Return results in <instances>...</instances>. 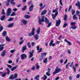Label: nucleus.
Wrapping results in <instances>:
<instances>
[{
	"label": "nucleus",
	"mask_w": 80,
	"mask_h": 80,
	"mask_svg": "<svg viewBox=\"0 0 80 80\" xmlns=\"http://www.w3.org/2000/svg\"><path fill=\"white\" fill-rule=\"evenodd\" d=\"M5 39L6 40V41H7V42H10L11 41V40L9 38H8V36H6L5 37Z\"/></svg>",
	"instance_id": "22"
},
{
	"label": "nucleus",
	"mask_w": 80,
	"mask_h": 80,
	"mask_svg": "<svg viewBox=\"0 0 80 80\" xmlns=\"http://www.w3.org/2000/svg\"><path fill=\"white\" fill-rule=\"evenodd\" d=\"M27 45L29 48H31V44L30 42H29L28 43H27Z\"/></svg>",
	"instance_id": "26"
},
{
	"label": "nucleus",
	"mask_w": 80,
	"mask_h": 80,
	"mask_svg": "<svg viewBox=\"0 0 80 80\" xmlns=\"http://www.w3.org/2000/svg\"><path fill=\"white\" fill-rule=\"evenodd\" d=\"M5 45V44H0V51H2L4 48V47L3 46Z\"/></svg>",
	"instance_id": "9"
},
{
	"label": "nucleus",
	"mask_w": 80,
	"mask_h": 80,
	"mask_svg": "<svg viewBox=\"0 0 80 80\" xmlns=\"http://www.w3.org/2000/svg\"><path fill=\"white\" fill-rule=\"evenodd\" d=\"M72 67L73 69L74 70V72H76V67H75V66H73Z\"/></svg>",
	"instance_id": "42"
},
{
	"label": "nucleus",
	"mask_w": 80,
	"mask_h": 80,
	"mask_svg": "<svg viewBox=\"0 0 80 80\" xmlns=\"http://www.w3.org/2000/svg\"><path fill=\"white\" fill-rule=\"evenodd\" d=\"M27 9L26 6H25L23 8H22V11H25V10Z\"/></svg>",
	"instance_id": "36"
},
{
	"label": "nucleus",
	"mask_w": 80,
	"mask_h": 80,
	"mask_svg": "<svg viewBox=\"0 0 80 80\" xmlns=\"http://www.w3.org/2000/svg\"><path fill=\"white\" fill-rule=\"evenodd\" d=\"M6 70L7 71V72H6V73L7 74H8V75L10 73V71L9 70V68H7L6 69Z\"/></svg>",
	"instance_id": "34"
},
{
	"label": "nucleus",
	"mask_w": 80,
	"mask_h": 80,
	"mask_svg": "<svg viewBox=\"0 0 80 80\" xmlns=\"http://www.w3.org/2000/svg\"><path fill=\"white\" fill-rule=\"evenodd\" d=\"M2 15H5V12L4 9H2Z\"/></svg>",
	"instance_id": "39"
},
{
	"label": "nucleus",
	"mask_w": 80,
	"mask_h": 80,
	"mask_svg": "<svg viewBox=\"0 0 80 80\" xmlns=\"http://www.w3.org/2000/svg\"><path fill=\"white\" fill-rule=\"evenodd\" d=\"M21 21L22 22L23 24L24 25H26L27 24V21L25 20V19H22Z\"/></svg>",
	"instance_id": "13"
},
{
	"label": "nucleus",
	"mask_w": 80,
	"mask_h": 80,
	"mask_svg": "<svg viewBox=\"0 0 80 80\" xmlns=\"http://www.w3.org/2000/svg\"><path fill=\"white\" fill-rule=\"evenodd\" d=\"M67 25H68V23H64V25L63 26V28H65V27H66Z\"/></svg>",
	"instance_id": "40"
},
{
	"label": "nucleus",
	"mask_w": 80,
	"mask_h": 80,
	"mask_svg": "<svg viewBox=\"0 0 80 80\" xmlns=\"http://www.w3.org/2000/svg\"><path fill=\"white\" fill-rule=\"evenodd\" d=\"M45 23H49V20L46 17L45 18Z\"/></svg>",
	"instance_id": "21"
},
{
	"label": "nucleus",
	"mask_w": 80,
	"mask_h": 80,
	"mask_svg": "<svg viewBox=\"0 0 80 80\" xmlns=\"http://www.w3.org/2000/svg\"><path fill=\"white\" fill-rule=\"evenodd\" d=\"M13 20V18H10L8 19V22H10V21H12Z\"/></svg>",
	"instance_id": "37"
},
{
	"label": "nucleus",
	"mask_w": 80,
	"mask_h": 80,
	"mask_svg": "<svg viewBox=\"0 0 80 80\" xmlns=\"http://www.w3.org/2000/svg\"><path fill=\"white\" fill-rule=\"evenodd\" d=\"M67 52L68 54H71V51L70 49H68L67 50Z\"/></svg>",
	"instance_id": "46"
},
{
	"label": "nucleus",
	"mask_w": 80,
	"mask_h": 80,
	"mask_svg": "<svg viewBox=\"0 0 80 80\" xmlns=\"http://www.w3.org/2000/svg\"><path fill=\"white\" fill-rule=\"evenodd\" d=\"M47 53L46 52H44L41 54V55L39 57V60L40 61L45 58L44 56H46V55H47Z\"/></svg>",
	"instance_id": "4"
},
{
	"label": "nucleus",
	"mask_w": 80,
	"mask_h": 80,
	"mask_svg": "<svg viewBox=\"0 0 80 80\" xmlns=\"http://www.w3.org/2000/svg\"><path fill=\"white\" fill-rule=\"evenodd\" d=\"M14 0H11V2L10 4H12V5H14L15 4V2H14Z\"/></svg>",
	"instance_id": "33"
},
{
	"label": "nucleus",
	"mask_w": 80,
	"mask_h": 80,
	"mask_svg": "<svg viewBox=\"0 0 80 80\" xmlns=\"http://www.w3.org/2000/svg\"><path fill=\"white\" fill-rule=\"evenodd\" d=\"M7 66L8 67V68H9L10 69V68H12V66L8 64H7Z\"/></svg>",
	"instance_id": "49"
},
{
	"label": "nucleus",
	"mask_w": 80,
	"mask_h": 80,
	"mask_svg": "<svg viewBox=\"0 0 80 80\" xmlns=\"http://www.w3.org/2000/svg\"><path fill=\"white\" fill-rule=\"evenodd\" d=\"M40 27H39L37 29V32H36L37 33V34L38 35V34H39V33H40Z\"/></svg>",
	"instance_id": "19"
},
{
	"label": "nucleus",
	"mask_w": 80,
	"mask_h": 80,
	"mask_svg": "<svg viewBox=\"0 0 80 80\" xmlns=\"http://www.w3.org/2000/svg\"><path fill=\"white\" fill-rule=\"evenodd\" d=\"M9 78V79L11 80H13V79H14V78H13V75H11Z\"/></svg>",
	"instance_id": "32"
},
{
	"label": "nucleus",
	"mask_w": 80,
	"mask_h": 80,
	"mask_svg": "<svg viewBox=\"0 0 80 80\" xmlns=\"http://www.w3.org/2000/svg\"><path fill=\"white\" fill-rule=\"evenodd\" d=\"M13 25H14V24H13V23L10 24L9 25H8V28H10V27H12L13 26Z\"/></svg>",
	"instance_id": "27"
},
{
	"label": "nucleus",
	"mask_w": 80,
	"mask_h": 80,
	"mask_svg": "<svg viewBox=\"0 0 80 80\" xmlns=\"http://www.w3.org/2000/svg\"><path fill=\"white\" fill-rule=\"evenodd\" d=\"M70 24L71 25H75L76 24V23L74 22H72L70 23Z\"/></svg>",
	"instance_id": "41"
},
{
	"label": "nucleus",
	"mask_w": 80,
	"mask_h": 80,
	"mask_svg": "<svg viewBox=\"0 0 80 80\" xmlns=\"http://www.w3.org/2000/svg\"><path fill=\"white\" fill-rule=\"evenodd\" d=\"M34 38L35 40H37L38 39V35L37 34H35L34 36Z\"/></svg>",
	"instance_id": "17"
},
{
	"label": "nucleus",
	"mask_w": 80,
	"mask_h": 80,
	"mask_svg": "<svg viewBox=\"0 0 80 80\" xmlns=\"http://www.w3.org/2000/svg\"><path fill=\"white\" fill-rule=\"evenodd\" d=\"M59 62H60L61 63H63V59H60Z\"/></svg>",
	"instance_id": "45"
},
{
	"label": "nucleus",
	"mask_w": 80,
	"mask_h": 80,
	"mask_svg": "<svg viewBox=\"0 0 80 80\" xmlns=\"http://www.w3.org/2000/svg\"><path fill=\"white\" fill-rule=\"evenodd\" d=\"M67 15L65 14L64 16V20L65 21H66L67 20Z\"/></svg>",
	"instance_id": "43"
},
{
	"label": "nucleus",
	"mask_w": 80,
	"mask_h": 80,
	"mask_svg": "<svg viewBox=\"0 0 80 80\" xmlns=\"http://www.w3.org/2000/svg\"><path fill=\"white\" fill-rule=\"evenodd\" d=\"M23 42V41H20L19 42V45H22V44Z\"/></svg>",
	"instance_id": "57"
},
{
	"label": "nucleus",
	"mask_w": 80,
	"mask_h": 80,
	"mask_svg": "<svg viewBox=\"0 0 80 80\" xmlns=\"http://www.w3.org/2000/svg\"><path fill=\"white\" fill-rule=\"evenodd\" d=\"M40 76L39 75H37L34 78V79L36 80H39V79L38 78H39Z\"/></svg>",
	"instance_id": "24"
},
{
	"label": "nucleus",
	"mask_w": 80,
	"mask_h": 80,
	"mask_svg": "<svg viewBox=\"0 0 80 80\" xmlns=\"http://www.w3.org/2000/svg\"><path fill=\"white\" fill-rule=\"evenodd\" d=\"M17 68V66H15L12 67L11 69V71H14V70H16Z\"/></svg>",
	"instance_id": "25"
},
{
	"label": "nucleus",
	"mask_w": 80,
	"mask_h": 80,
	"mask_svg": "<svg viewBox=\"0 0 80 80\" xmlns=\"http://www.w3.org/2000/svg\"><path fill=\"white\" fill-rule=\"evenodd\" d=\"M5 53H6V51L5 50L3 51L1 53V56L3 57L5 55Z\"/></svg>",
	"instance_id": "18"
},
{
	"label": "nucleus",
	"mask_w": 80,
	"mask_h": 80,
	"mask_svg": "<svg viewBox=\"0 0 80 80\" xmlns=\"http://www.w3.org/2000/svg\"><path fill=\"white\" fill-rule=\"evenodd\" d=\"M73 20H77V17L75 14H74L73 17Z\"/></svg>",
	"instance_id": "35"
},
{
	"label": "nucleus",
	"mask_w": 80,
	"mask_h": 80,
	"mask_svg": "<svg viewBox=\"0 0 80 80\" xmlns=\"http://www.w3.org/2000/svg\"><path fill=\"white\" fill-rule=\"evenodd\" d=\"M70 29H71V28H72V29H73L75 30L77 28V27L75 26H72L70 28Z\"/></svg>",
	"instance_id": "30"
},
{
	"label": "nucleus",
	"mask_w": 80,
	"mask_h": 80,
	"mask_svg": "<svg viewBox=\"0 0 80 80\" xmlns=\"http://www.w3.org/2000/svg\"><path fill=\"white\" fill-rule=\"evenodd\" d=\"M53 43V40H52L49 43V46H52V47H54V46H55V43Z\"/></svg>",
	"instance_id": "11"
},
{
	"label": "nucleus",
	"mask_w": 80,
	"mask_h": 80,
	"mask_svg": "<svg viewBox=\"0 0 80 80\" xmlns=\"http://www.w3.org/2000/svg\"><path fill=\"white\" fill-rule=\"evenodd\" d=\"M46 75H48V76H50V74L49 72H46Z\"/></svg>",
	"instance_id": "51"
},
{
	"label": "nucleus",
	"mask_w": 80,
	"mask_h": 80,
	"mask_svg": "<svg viewBox=\"0 0 80 80\" xmlns=\"http://www.w3.org/2000/svg\"><path fill=\"white\" fill-rule=\"evenodd\" d=\"M75 6L78 7V9H80V2L79 1L76 4Z\"/></svg>",
	"instance_id": "15"
},
{
	"label": "nucleus",
	"mask_w": 80,
	"mask_h": 80,
	"mask_svg": "<svg viewBox=\"0 0 80 80\" xmlns=\"http://www.w3.org/2000/svg\"><path fill=\"white\" fill-rule=\"evenodd\" d=\"M58 9H56L53 10L52 11V13H55L56 12L54 15L52 14V17L53 20H55L56 16H57V15H58Z\"/></svg>",
	"instance_id": "1"
},
{
	"label": "nucleus",
	"mask_w": 80,
	"mask_h": 80,
	"mask_svg": "<svg viewBox=\"0 0 80 80\" xmlns=\"http://www.w3.org/2000/svg\"><path fill=\"white\" fill-rule=\"evenodd\" d=\"M22 53H23L24 52V51H25L26 50H27V46H23L22 49Z\"/></svg>",
	"instance_id": "12"
},
{
	"label": "nucleus",
	"mask_w": 80,
	"mask_h": 80,
	"mask_svg": "<svg viewBox=\"0 0 80 80\" xmlns=\"http://www.w3.org/2000/svg\"><path fill=\"white\" fill-rule=\"evenodd\" d=\"M47 12V10H44L43 11H42L41 15H45Z\"/></svg>",
	"instance_id": "14"
},
{
	"label": "nucleus",
	"mask_w": 80,
	"mask_h": 80,
	"mask_svg": "<svg viewBox=\"0 0 80 80\" xmlns=\"http://www.w3.org/2000/svg\"><path fill=\"white\" fill-rule=\"evenodd\" d=\"M42 48H41L40 49V50L38 52V53H40L41 52H42Z\"/></svg>",
	"instance_id": "58"
},
{
	"label": "nucleus",
	"mask_w": 80,
	"mask_h": 80,
	"mask_svg": "<svg viewBox=\"0 0 80 80\" xmlns=\"http://www.w3.org/2000/svg\"><path fill=\"white\" fill-rule=\"evenodd\" d=\"M72 6H69V8L68 9V12H69L70 11V10H71V9H72Z\"/></svg>",
	"instance_id": "44"
},
{
	"label": "nucleus",
	"mask_w": 80,
	"mask_h": 80,
	"mask_svg": "<svg viewBox=\"0 0 80 80\" xmlns=\"http://www.w3.org/2000/svg\"><path fill=\"white\" fill-rule=\"evenodd\" d=\"M45 18V17L44 16H42L41 17V19H40V18H38V23L39 25H41V24H42V22H43L45 20H44V18Z\"/></svg>",
	"instance_id": "3"
},
{
	"label": "nucleus",
	"mask_w": 80,
	"mask_h": 80,
	"mask_svg": "<svg viewBox=\"0 0 80 80\" xmlns=\"http://www.w3.org/2000/svg\"><path fill=\"white\" fill-rule=\"evenodd\" d=\"M61 23V20H60V19L58 20L56 22V27L59 26Z\"/></svg>",
	"instance_id": "10"
},
{
	"label": "nucleus",
	"mask_w": 80,
	"mask_h": 80,
	"mask_svg": "<svg viewBox=\"0 0 80 80\" xmlns=\"http://www.w3.org/2000/svg\"><path fill=\"white\" fill-rule=\"evenodd\" d=\"M24 17L25 18H27V19H28L30 18V16L28 15H25L24 16Z\"/></svg>",
	"instance_id": "23"
},
{
	"label": "nucleus",
	"mask_w": 80,
	"mask_h": 80,
	"mask_svg": "<svg viewBox=\"0 0 80 80\" xmlns=\"http://www.w3.org/2000/svg\"><path fill=\"white\" fill-rule=\"evenodd\" d=\"M51 24H52V22L48 23V27H50L51 26Z\"/></svg>",
	"instance_id": "55"
},
{
	"label": "nucleus",
	"mask_w": 80,
	"mask_h": 80,
	"mask_svg": "<svg viewBox=\"0 0 80 80\" xmlns=\"http://www.w3.org/2000/svg\"><path fill=\"white\" fill-rule=\"evenodd\" d=\"M21 58L22 60H23L24 58H27V56L26 55V54H23L21 55Z\"/></svg>",
	"instance_id": "8"
},
{
	"label": "nucleus",
	"mask_w": 80,
	"mask_h": 80,
	"mask_svg": "<svg viewBox=\"0 0 80 80\" xmlns=\"http://www.w3.org/2000/svg\"><path fill=\"white\" fill-rule=\"evenodd\" d=\"M16 15L15 13L13 12L10 15V16H15Z\"/></svg>",
	"instance_id": "48"
},
{
	"label": "nucleus",
	"mask_w": 80,
	"mask_h": 80,
	"mask_svg": "<svg viewBox=\"0 0 80 80\" xmlns=\"http://www.w3.org/2000/svg\"><path fill=\"white\" fill-rule=\"evenodd\" d=\"M35 66H33V67L31 68L32 70H34L35 69Z\"/></svg>",
	"instance_id": "64"
},
{
	"label": "nucleus",
	"mask_w": 80,
	"mask_h": 80,
	"mask_svg": "<svg viewBox=\"0 0 80 80\" xmlns=\"http://www.w3.org/2000/svg\"><path fill=\"white\" fill-rule=\"evenodd\" d=\"M18 75L17 73L14 74V76H13L14 79L16 78L17 77Z\"/></svg>",
	"instance_id": "38"
},
{
	"label": "nucleus",
	"mask_w": 80,
	"mask_h": 80,
	"mask_svg": "<svg viewBox=\"0 0 80 80\" xmlns=\"http://www.w3.org/2000/svg\"><path fill=\"white\" fill-rule=\"evenodd\" d=\"M59 2L60 3V4L62 6L63 5V3H62V0H60Z\"/></svg>",
	"instance_id": "50"
},
{
	"label": "nucleus",
	"mask_w": 80,
	"mask_h": 80,
	"mask_svg": "<svg viewBox=\"0 0 80 80\" xmlns=\"http://www.w3.org/2000/svg\"><path fill=\"white\" fill-rule=\"evenodd\" d=\"M35 42H32V44H31V45H32V47L34 46L35 45Z\"/></svg>",
	"instance_id": "62"
},
{
	"label": "nucleus",
	"mask_w": 80,
	"mask_h": 80,
	"mask_svg": "<svg viewBox=\"0 0 80 80\" xmlns=\"http://www.w3.org/2000/svg\"><path fill=\"white\" fill-rule=\"evenodd\" d=\"M34 52V51L33 50H32V51H30L29 52V53L30 54L29 56V58H30L31 57H32L33 56V53Z\"/></svg>",
	"instance_id": "7"
},
{
	"label": "nucleus",
	"mask_w": 80,
	"mask_h": 80,
	"mask_svg": "<svg viewBox=\"0 0 80 80\" xmlns=\"http://www.w3.org/2000/svg\"><path fill=\"white\" fill-rule=\"evenodd\" d=\"M5 15L2 16L0 18V20H1L2 21H3V20L5 19Z\"/></svg>",
	"instance_id": "28"
},
{
	"label": "nucleus",
	"mask_w": 80,
	"mask_h": 80,
	"mask_svg": "<svg viewBox=\"0 0 80 80\" xmlns=\"http://www.w3.org/2000/svg\"><path fill=\"white\" fill-rule=\"evenodd\" d=\"M12 12V10L11 8H9L7 11V13H6V15L7 16H10V14L11 13V12Z\"/></svg>",
	"instance_id": "6"
},
{
	"label": "nucleus",
	"mask_w": 80,
	"mask_h": 80,
	"mask_svg": "<svg viewBox=\"0 0 80 80\" xmlns=\"http://www.w3.org/2000/svg\"><path fill=\"white\" fill-rule=\"evenodd\" d=\"M8 63H12V61L10 60L8 62Z\"/></svg>",
	"instance_id": "63"
},
{
	"label": "nucleus",
	"mask_w": 80,
	"mask_h": 80,
	"mask_svg": "<svg viewBox=\"0 0 80 80\" xmlns=\"http://www.w3.org/2000/svg\"><path fill=\"white\" fill-rule=\"evenodd\" d=\"M72 15H74L75 13V11L74 9H72Z\"/></svg>",
	"instance_id": "47"
},
{
	"label": "nucleus",
	"mask_w": 80,
	"mask_h": 80,
	"mask_svg": "<svg viewBox=\"0 0 80 80\" xmlns=\"http://www.w3.org/2000/svg\"><path fill=\"white\" fill-rule=\"evenodd\" d=\"M33 5H32L29 8V12H32V11H33Z\"/></svg>",
	"instance_id": "16"
},
{
	"label": "nucleus",
	"mask_w": 80,
	"mask_h": 80,
	"mask_svg": "<svg viewBox=\"0 0 80 80\" xmlns=\"http://www.w3.org/2000/svg\"><path fill=\"white\" fill-rule=\"evenodd\" d=\"M6 74H7V73H4L2 75V77H5V76H6Z\"/></svg>",
	"instance_id": "54"
},
{
	"label": "nucleus",
	"mask_w": 80,
	"mask_h": 80,
	"mask_svg": "<svg viewBox=\"0 0 80 80\" xmlns=\"http://www.w3.org/2000/svg\"><path fill=\"white\" fill-rule=\"evenodd\" d=\"M80 11H77L76 12V15H79V14L80 13Z\"/></svg>",
	"instance_id": "53"
},
{
	"label": "nucleus",
	"mask_w": 80,
	"mask_h": 80,
	"mask_svg": "<svg viewBox=\"0 0 80 80\" xmlns=\"http://www.w3.org/2000/svg\"><path fill=\"white\" fill-rule=\"evenodd\" d=\"M15 51V49H13L10 51V52L11 53H13Z\"/></svg>",
	"instance_id": "56"
},
{
	"label": "nucleus",
	"mask_w": 80,
	"mask_h": 80,
	"mask_svg": "<svg viewBox=\"0 0 80 80\" xmlns=\"http://www.w3.org/2000/svg\"><path fill=\"white\" fill-rule=\"evenodd\" d=\"M43 3H41L39 5L40 7H41V8H45V5H44L43 6Z\"/></svg>",
	"instance_id": "29"
},
{
	"label": "nucleus",
	"mask_w": 80,
	"mask_h": 80,
	"mask_svg": "<svg viewBox=\"0 0 80 80\" xmlns=\"http://www.w3.org/2000/svg\"><path fill=\"white\" fill-rule=\"evenodd\" d=\"M2 35L3 37L6 36L7 35V32L4 31L2 33Z\"/></svg>",
	"instance_id": "31"
},
{
	"label": "nucleus",
	"mask_w": 80,
	"mask_h": 80,
	"mask_svg": "<svg viewBox=\"0 0 80 80\" xmlns=\"http://www.w3.org/2000/svg\"><path fill=\"white\" fill-rule=\"evenodd\" d=\"M61 70L62 69H61L58 68V67H56L55 71L53 72V75H55V74L59 73L60 72H61Z\"/></svg>",
	"instance_id": "2"
},
{
	"label": "nucleus",
	"mask_w": 80,
	"mask_h": 80,
	"mask_svg": "<svg viewBox=\"0 0 80 80\" xmlns=\"http://www.w3.org/2000/svg\"><path fill=\"white\" fill-rule=\"evenodd\" d=\"M43 62L44 63L47 64L48 63V60H47V58H45V59L43 60Z\"/></svg>",
	"instance_id": "20"
},
{
	"label": "nucleus",
	"mask_w": 80,
	"mask_h": 80,
	"mask_svg": "<svg viewBox=\"0 0 80 80\" xmlns=\"http://www.w3.org/2000/svg\"><path fill=\"white\" fill-rule=\"evenodd\" d=\"M70 65V62H68V63L66 65V68H68V66Z\"/></svg>",
	"instance_id": "59"
},
{
	"label": "nucleus",
	"mask_w": 80,
	"mask_h": 80,
	"mask_svg": "<svg viewBox=\"0 0 80 80\" xmlns=\"http://www.w3.org/2000/svg\"><path fill=\"white\" fill-rule=\"evenodd\" d=\"M44 79H47V76L46 75L44 74Z\"/></svg>",
	"instance_id": "60"
},
{
	"label": "nucleus",
	"mask_w": 80,
	"mask_h": 80,
	"mask_svg": "<svg viewBox=\"0 0 80 80\" xmlns=\"http://www.w3.org/2000/svg\"><path fill=\"white\" fill-rule=\"evenodd\" d=\"M1 27L0 28V32L2 31V30H3V26H1Z\"/></svg>",
	"instance_id": "52"
},
{
	"label": "nucleus",
	"mask_w": 80,
	"mask_h": 80,
	"mask_svg": "<svg viewBox=\"0 0 80 80\" xmlns=\"http://www.w3.org/2000/svg\"><path fill=\"white\" fill-rule=\"evenodd\" d=\"M80 77V74H77L76 76L77 78H79V77Z\"/></svg>",
	"instance_id": "61"
},
{
	"label": "nucleus",
	"mask_w": 80,
	"mask_h": 80,
	"mask_svg": "<svg viewBox=\"0 0 80 80\" xmlns=\"http://www.w3.org/2000/svg\"><path fill=\"white\" fill-rule=\"evenodd\" d=\"M35 28H32L31 32L29 33L28 35L29 36V37H31V36H32V35H35Z\"/></svg>",
	"instance_id": "5"
}]
</instances>
